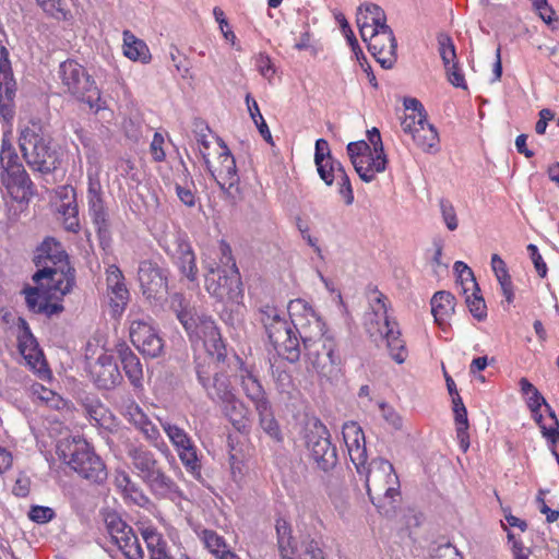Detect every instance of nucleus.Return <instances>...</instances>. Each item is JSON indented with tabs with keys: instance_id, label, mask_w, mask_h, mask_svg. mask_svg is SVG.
<instances>
[{
	"instance_id": "54",
	"label": "nucleus",
	"mask_w": 559,
	"mask_h": 559,
	"mask_svg": "<svg viewBox=\"0 0 559 559\" xmlns=\"http://www.w3.org/2000/svg\"><path fill=\"white\" fill-rule=\"evenodd\" d=\"M335 17H336V20H337V22L340 24V27H341L344 36L346 37L349 46L352 47V50L356 55H358V52H360L362 55V51H361V49L359 47V44H358V41H357L353 31H352V28H350L346 17L344 16V14L340 13Z\"/></svg>"
},
{
	"instance_id": "43",
	"label": "nucleus",
	"mask_w": 559,
	"mask_h": 559,
	"mask_svg": "<svg viewBox=\"0 0 559 559\" xmlns=\"http://www.w3.org/2000/svg\"><path fill=\"white\" fill-rule=\"evenodd\" d=\"M454 418L456 424V437L460 442L461 449L466 452L469 448V436H468V419L466 407H462L461 411H454Z\"/></svg>"
},
{
	"instance_id": "6",
	"label": "nucleus",
	"mask_w": 559,
	"mask_h": 559,
	"mask_svg": "<svg viewBox=\"0 0 559 559\" xmlns=\"http://www.w3.org/2000/svg\"><path fill=\"white\" fill-rule=\"evenodd\" d=\"M57 454L66 465L90 483L102 484L107 479L104 461L86 440H63L57 447Z\"/></svg>"
},
{
	"instance_id": "30",
	"label": "nucleus",
	"mask_w": 559,
	"mask_h": 559,
	"mask_svg": "<svg viewBox=\"0 0 559 559\" xmlns=\"http://www.w3.org/2000/svg\"><path fill=\"white\" fill-rule=\"evenodd\" d=\"M239 381L243 394L249 401H251L254 408H264L263 405L270 401L258 377L246 369L241 371Z\"/></svg>"
},
{
	"instance_id": "27",
	"label": "nucleus",
	"mask_w": 559,
	"mask_h": 559,
	"mask_svg": "<svg viewBox=\"0 0 559 559\" xmlns=\"http://www.w3.org/2000/svg\"><path fill=\"white\" fill-rule=\"evenodd\" d=\"M223 415L229 420L233 427L239 432H247L250 428V409L237 396L234 395L218 404Z\"/></svg>"
},
{
	"instance_id": "35",
	"label": "nucleus",
	"mask_w": 559,
	"mask_h": 559,
	"mask_svg": "<svg viewBox=\"0 0 559 559\" xmlns=\"http://www.w3.org/2000/svg\"><path fill=\"white\" fill-rule=\"evenodd\" d=\"M123 53L133 61L147 63L151 60V53L147 45L136 38L130 31L123 32Z\"/></svg>"
},
{
	"instance_id": "58",
	"label": "nucleus",
	"mask_w": 559,
	"mask_h": 559,
	"mask_svg": "<svg viewBox=\"0 0 559 559\" xmlns=\"http://www.w3.org/2000/svg\"><path fill=\"white\" fill-rule=\"evenodd\" d=\"M213 14L215 16L216 22L219 24V28L225 39L234 44L236 36L234 32L228 27V22L225 17L224 11L218 7H215L213 10Z\"/></svg>"
},
{
	"instance_id": "17",
	"label": "nucleus",
	"mask_w": 559,
	"mask_h": 559,
	"mask_svg": "<svg viewBox=\"0 0 559 559\" xmlns=\"http://www.w3.org/2000/svg\"><path fill=\"white\" fill-rule=\"evenodd\" d=\"M168 274L167 269L160 267L157 263L145 260L139 265V282L143 295L147 299H163L168 294Z\"/></svg>"
},
{
	"instance_id": "19",
	"label": "nucleus",
	"mask_w": 559,
	"mask_h": 559,
	"mask_svg": "<svg viewBox=\"0 0 559 559\" xmlns=\"http://www.w3.org/2000/svg\"><path fill=\"white\" fill-rule=\"evenodd\" d=\"M132 344L146 357L156 358L164 350V341L147 320H133L130 324Z\"/></svg>"
},
{
	"instance_id": "41",
	"label": "nucleus",
	"mask_w": 559,
	"mask_h": 559,
	"mask_svg": "<svg viewBox=\"0 0 559 559\" xmlns=\"http://www.w3.org/2000/svg\"><path fill=\"white\" fill-rule=\"evenodd\" d=\"M58 213L62 217V225L67 231L79 233L81 225L79 218V206L76 203H67L58 205Z\"/></svg>"
},
{
	"instance_id": "3",
	"label": "nucleus",
	"mask_w": 559,
	"mask_h": 559,
	"mask_svg": "<svg viewBox=\"0 0 559 559\" xmlns=\"http://www.w3.org/2000/svg\"><path fill=\"white\" fill-rule=\"evenodd\" d=\"M173 308L188 333L190 341L193 343L202 342L206 350L204 357H215L218 360L226 359V346L211 317L198 314L194 309L185 305V298L180 294L174 295Z\"/></svg>"
},
{
	"instance_id": "15",
	"label": "nucleus",
	"mask_w": 559,
	"mask_h": 559,
	"mask_svg": "<svg viewBox=\"0 0 559 559\" xmlns=\"http://www.w3.org/2000/svg\"><path fill=\"white\" fill-rule=\"evenodd\" d=\"M74 269L69 264L67 267L44 266L37 269L32 280L40 286L43 292L49 297H56L58 294L64 296L71 292L74 285Z\"/></svg>"
},
{
	"instance_id": "59",
	"label": "nucleus",
	"mask_w": 559,
	"mask_h": 559,
	"mask_svg": "<svg viewBox=\"0 0 559 559\" xmlns=\"http://www.w3.org/2000/svg\"><path fill=\"white\" fill-rule=\"evenodd\" d=\"M527 396H528L527 405H528V408L531 409L533 416L538 415V411H540V407L543 405L547 408L548 414L550 415V411H552V409L549 406V404L546 402L545 397L539 393L538 390H536L535 392H533L532 394H530Z\"/></svg>"
},
{
	"instance_id": "28",
	"label": "nucleus",
	"mask_w": 559,
	"mask_h": 559,
	"mask_svg": "<svg viewBox=\"0 0 559 559\" xmlns=\"http://www.w3.org/2000/svg\"><path fill=\"white\" fill-rule=\"evenodd\" d=\"M4 173L7 174L5 186L14 199L23 200L33 194L34 185L22 163L11 166Z\"/></svg>"
},
{
	"instance_id": "63",
	"label": "nucleus",
	"mask_w": 559,
	"mask_h": 559,
	"mask_svg": "<svg viewBox=\"0 0 559 559\" xmlns=\"http://www.w3.org/2000/svg\"><path fill=\"white\" fill-rule=\"evenodd\" d=\"M445 70H447L448 80L453 86L464 88V90L467 88L465 79H464V74L460 71L456 63H452V66L447 67Z\"/></svg>"
},
{
	"instance_id": "46",
	"label": "nucleus",
	"mask_w": 559,
	"mask_h": 559,
	"mask_svg": "<svg viewBox=\"0 0 559 559\" xmlns=\"http://www.w3.org/2000/svg\"><path fill=\"white\" fill-rule=\"evenodd\" d=\"M23 294L25 295V301L27 308L34 313H38L41 307V302H45L47 296H44V292L39 285L36 287L26 286L23 289Z\"/></svg>"
},
{
	"instance_id": "62",
	"label": "nucleus",
	"mask_w": 559,
	"mask_h": 559,
	"mask_svg": "<svg viewBox=\"0 0 559 559\" xmlns=\"http://www.w3.org/2000/svg\"><path fill=\"white\" fill-rule=\"evenodd\" d=\"M163 144H164V136L160 133L155 132L153 140L151 142V153H152V157L155 162L165 160L166 154L163 148Z\"/></svg>"
},
{
	"instance_id": "18",
	"label": "nucleus",
	"mask_w": 559,
	"mask_h": 559,
	"mask_svg": "<svg viewBox=\"0 0 559 559\" xmlns=\"http://www.w3.org/2000/svg\"><path fill=\"white\" fill-rule=\"evenodd\" d=\"M88 214L95 226L98 238L104 241L110 238L111 224L103 198L102 185L98 178L88 177L87 187Z\"/></svg>"
},
{
	"instance_id": "53",
	"label": "nucleus",
	"mask_w": 559,
	"mask_h": 559,
	"mask_svg": "<svg viewBox=\"0 0 559 559\" xmlns=\"http://www.w3.org/2000/svg\"><path fill=\"white\" fill-rule=\"evenodd\" d=\"M55 511L49 507L34 506L28 512V518L38 524H45L55 518Z\"/></svg>"
},
{
	"instance_id": "61",
	"label": "nucleus",
	"mask_w": 559,
	"mask_h": 559,
	"mask_svg": "<svg viewBox=\"0 0 559 559\" xmlns=\"http://www.w3.org/2000/svg\"><path fill=\"white\" fill-rule=\"evenodd\" d=\"M105 524L110 538H117L119 530H124L126 522L116 514H108L105 519Z\"/></svg>"
},
{
	"instance_id": "2",
	"label": "nucleus",
	"mask_w": 559,
	"mask_h": 559,
	"mask_svg": "<svg viewBox=\"0 0 559 559\" xmlns=\"http://www.w3.org/2000/svg\"><path fill=\"white\" fill-rule=\"evenodd\" d=\"M19 146L33 173L50 175L61 165V152L53 142L49 126L40 119H29L19 126Z\"/></svg>"
},
{
	"instance_id": "39",
	"label": "nucleus",
	"mask_w": 559,
	"mask_h": 559,
	"mask_svg": "<svg viewBox=\"0 0 559 559\" xmlns=\"http://www.w3.org/2000/svg\"><path fill=\"white\" fill-rule=\"evenodd\" d=\"M127 536H118L116 545L127 559H144V551L133 530H127Z\"/></svg>"
},
{
	"instance_id": "14",
	"label": "nucleus",
	"mask_w": 559,
	"mask_h": 559,
	"mask_svg": "<svg viewBox=\"0 0 559 559\" xmlns=\"http://www.w3.org/2000/svg\"><path fill=\"white\" fill-rule=\"evenodd\" d=\"M205 288L221 301L235 300L240 295V274L236 263L229 270L215 267L213 264L206 266Z\"/></svg>"
},
{
	"instance_id": "45",
	"label": "nucleus",
	"mask_w": 559,
	"mask_h": 559,
	"mask_svg": "<svg viewBox=\"0 0 559 559\" xmlns=\"http://www.w3.org/2000/svg\"><path fill=\"white\" fill-rule=\"evenodd\" d=\"M479 293L480 289H472V294L466 296L465 301L472 316L476 320L483 321L487 317V307L483 296Z\"/></svg>"
},
{
	"instance_id": "11",
	"label": "nucleus",
	"mask_w": 559,
	"mask_h": 559,
	"mask_svg": "<svg viewBox=\"0 0 559 559\" xmlns=\"http://www.w3.org/2000/svg\"><path fill=\"white\" fill-rule=\"evenodd\" d=\"M289 324L299 335L304 349H309L310 355L318 360L314 343L329 334L324 331V323L314 310L302 299H295L288 304Z\"/></svg>"
},
{
	"instance_id": "48",
	"label": "nucleus",
	"mask_w": 559,
	"mask_h": 559,
	"mask_svg": "<svg viewBox=\"0 0 559 559\" xmlns=\"http://www.w3.org/2000/svg\"><path fill=\"white\" fill-rule=\"evenodd\" d=\"M365 10V12L369 15L370 26L372 28H380V26H389L386 24V16L381 7L374 3H364L360 5V11Z\"/></svg>"
},
{
	"instance_id": "13",
	"label": "nucleus",
	"mask_w": 559,
	"mask_h": 559,
	"mask_svg": "<svg viewBox=\"0 0 559 559\" xmlns=\"http://www.w3.org/2000/svg\"><path fill=\"white\" fill-rule=\"evenodd\" d=\"M164 251L179 272L190 282L198 280L197 257L188 235L178 230L162 245Z\"/></svg>"
},
{
	"instance_id": "56",
	"label": "nucleus",
	"mask_w": 559,
	"mask_h": 559,
	"mask_svg": "<svg viewBox=\"0 0 559 559\" xmlns=\"http://www.w3.org/2000/svg\"><path fill=\"white\" fill-rule=\"evenodd\" d=\"M527 251L530 253L531 260L534 264V267H535L537 274L544 278L547 275L548 269H547V265H546L543 257L540 255V253L538 251V248L535 245L530 243L527 246Z\"/></svg>"
},
{
	"instance_id": "29",
	"label": "nucleus",
	"mask_w": 559,
	"mask_h": 559,
	"mask_svg": "<svg viewBox=\"0 0 559 559\" xmlns=\"http://www.w3.org/2000/svg\"><path fill=\"white\" fill-rule=\"evenodd\" d=\"M116 353L130 383L134 388H140L143 380V369L140 358L124 342L116 345Z\"/></svg>"
},
{
	"instance_id": "57",
	"label": "nucleus",
	"mask_w": 559,
	"mask_h": 559,
	"mask_svg": "<svg viewBox=\"0 0 559 559\" xmlns=\"http://www.w3.org/2000/svg\"><path fill=\"white\" fill-rule=\"evenodd\" d=\"M534 10L538 13L539 17L546 23L550 24L552 22V16L555 11L548 4V0H530Z\"/></svg>"
},
{
	"instance_id": "51",
	"label": "nucleus",
	"mask_w": 559,
	"mask_h": 559,
	"mask_svg": "<svg viewBox=\"0 0 559 559\" xmlns=\"http://www.w3.org/2000/svg\"><path fill=\"white\" fill-rule=\"evenodd\" d=\"M439 205L445 226L451 231L455 230L459 226V222L453 204L447 199H441Z\"/></svg>"
},
{
	"instance_id": "25",
	"label": "nucleus",
	"mask_w": 559,
	"mask_h": 559,
	"mask_svg": "<svg viewBox=\"0 0 559 559\" xmlns=\"http://www.w3.org/2000/svg\"><path fill=\"white\" fill-rule=\"evenodd\" d=\"M33 262L37 269L45 265L67 267L70 264L69 255L63 246L52 237L45 238L37 247Z\"/></svg>"
},
{
	"instance_id": "64",
	"label": "nucleus",
	"mask_w": 559,
	"mask_h": 559,
	"mask_svg": "<svg viewBox=\"0 0 559 559\" xmlns=\"http://www.w3.org/2000/svg\"><path fill=\"white\" fill-rule=\"evenodd\" d=\"M435 559H463L459 550L451 544L439 546Z\"/></svg>"
},
{
	"instance_id": "47",
	"label": "nucleus",
	"mask_w": 559,
	"mask_h": 559,
	"mask_svg": "<svg viewBox=\"0 0 559 559\" xmlns=\"http://www.w3.org/2000/svg\"><path fill=\"white\" fill-rule=\"evenodd\" d=\"M346 150L353 166H357L362 163L361 158H366V154L370 153L371 147L369 143L361 140L348 143ZM359 168L362 169L361 166Z\"/></svg>"
},
{
	"instance_id": "36",
	"label": "nucleus",
	"mask_w": 559,
	"mask_h": 559,
	"mask_svg": "<svg viewBox=\"0 0 559 559\" xmlns=\"http://www.w3.org/2000/svg\"><path fill=\"white\" fill-rule=\"evenodd\" d=\"M142 537L148 550V559H174L167 549V542L155 528L146 527L142 531Z\"/></svg>"
},
{
	"instance_id": "21",
	"label": "nucleus",
	"mask_w": 559,
	"mask_h": 559,
	"mask_svg": "<svg viewBox=\"0 0 559 559\" xmlns=\"http://www.w3.org/2000/svg\"><path fill=\"white\" fill-rule=\"evenodd\" d=\"M314 343H319L318 347L316 348L318 352V362L317 359L310 355L309 349H304L305 356L319 376L329 379L336 373L337 366L341 362V358L335 350L336 343L331 335L318 340Z\"/></svg>"
},
{
	"instance_id": "50",
	"label": "nucleus",
	"mask_w": 559,
	"mask_h": 559,
	"mask_svg": "<svg viewBox=\"0 0 559 559\" xmlns=\"http://www.w3.org/2000/svg\"><path fill=\"white\" fill-rule=\"evenodd\" d=\"M272 374L276 383V388L281 393H289L294 388L292 374L281 367L272 366Z\"/></svg>"
},
{
	"instance_id": "33",
	"label": "nucleus",
	"mask_w": 559,
	"mask_h": 559,
	"mask_svg": "<svg viewBox=\"0 0 559 559\" xmlns=\"http://www.w3.org/2000/svg\"><path fill=\"white\" fill-rule=\"evenodd\" d=\"M360 170L359 165L354 166L360 179L365 182H371L376 173H382L386 167V156L384 152L378 153L373 150L366 154V158H361Z\"/></svg>"
},
{
	"instance_id": "60",
	"label": "nucleus",
	"mask_w": 559,
	"mask_h": 559,
	"mask_svg": "<svg viewBox=\"0 0 559 559\" xmlns=\"http://www.w3.org/2000/svg\"><path fill=\"white\" fill-rule=\"evenodd\" d=\"M301 559H325V557L319 543L311 539L304 544Z\"/></svg>"
},
{
	"instance_id": "10",
	"label": "nucleus",
	"mask_w": 559,
	"mask_h": 559,
	"mask_svg": "<svg viewBox=\"0 0 559 559\" xmlns=\"http://www.w3.org/2000/svg\"><path fill=\"white\" fill-rule=\"evenodd\" d=\"M289 324L299 335L304 349H309L310 355L318 360L314 343L329 334L324 331V323L314 310L302 299H295L288 304Z\"/></svg>"
},
{
	"instance_id": "34",
	"label": "nucleus",
	"mask_w": 559,
	"mask_h": 559,
	"mask_svg": "<svg viewBox=\"0 0 559 559\" xmlns=\"http://www.w3.org/2000/svg\"><path fill=\"white\" fill-rule=\"evenodd\" d=\"M426 115L418 118V130L413 133L412 138L416 145L424 152L436 150L439 144V135L436 128L427 122Z\"/></svg>"
},
{
	"instance_id": "20",
	"label": "nucleus",
	"mask_w": 559,
	"mask_h": 559,
	"mask_svg": "<svg viewBox=\"0 0 559 559\" xmlns=\"http://www.w3.org/2000/svg\"><path fill=\"white\" fill-rule=\"evenodd\" d=\"M396 39L390 26L372 28L368 50L384 69H391L396 61Z\"/></svg>"
},
{
	"instance_id": "1",
	"label": "nucleus",
	"mask_w": 559,
	"mask_h": 559,
	"mask_svg": "<svg viewBox=\"0 0 559 559\" xmlns=\"http://www.w3.org/2000/svg\"><path fill=\"white\" fill-rule=\"evenodd\" d=\"M342 435L352 463L357 473L365 476L370 501L384 516H394L402 497L400 478L393 464L383 457L367 462L365 433L356 421L345 423Z\"/></svg>"
},
{
	"instance_id": "5",
	"label": "nucleus",
	"mask_w": 559,
	"mask_h": 559,
	"mask_svg": "<svg viewBox=\"0 0 559 559\" xmlns=\"http://www.w3.org/2000/svg\"><path fill=\"white\" fill-rule=\"evenodd\" d=\"M58 74L64 92L79 103L86 105L91 111L98 114L107 108L102 91L84 66L68 59L60 63Z\"/></svg>"
},
{
	"instance_id": "8",
	"label": "nucleus",
	"mask_w": 559,
	"mask_h": 559,
	"mask_svg": "<svg viewBox=\"0 0 559 559\" xmlns=\"http://www.w3.org/2000/svg\"><path fill=\"white\" fill-rule=\"evenodd\" d=\"M304 443L314 468L330 473L337 466V448L331 440L330 430L320 419L316 418L307 425Z\"/></svg>"
},
{
	"instance_id": "24",
	"label": "nucleus",
	"mask_w": 559,
	"mask_h": 559,
	"mask_svg": "<svg viewBox=\"0 0 559 559\" xmlns=\"http://www.w3.org/2000/svg\"><path fill=\"white\" fill-rule=\"evenodd\" d=\"M17 341L19 350L23 358L26 360L27 365L39 373L46 371L44 354L40 350L38 343L32 334L31 329L25 320H21Z\"/></svg>"
},
{
	"instance_id": "32",
	"label": "nucleus",
	"mask_w": 559,
	"mask_h": 559,
	"mask_svg": "<svg viewBox=\"0 0 559 559\" xmlns=\"http://www.w3.org/2000/svg\"><path fill=\"white\" fill-rule=\"evenodd\" d=\"M124 276L121 270L111 264L106 271L107 288L114 295L111 301H115L116 307L124 306L129 298V292L123 283Z\"/></svg>"
},
{
	"instance_id": "12",
	"label": "nucleus",
	"mask_w": 559,
	"mask_h": 559,
	"mask_svg": "<svg viewBox=\"0 0 559 559\" xmlns=\"http://www.w3.org/2000/svg\"><path fill=\"white\" fill-rule=\"evenodd\" d=\"M224 362L225 360H218L215 357H199L195 365L199 383L206 396L216 405L236 395Z\"/></svg>"
},
{
	"instance_id": "31",
	"label": "nucleus",
	"mask_w": 559,
	"mask_h": 559,
	"mask_svg": "<svg viewBox=\"0 0 559 559\" xmlns=\"http://www.w3.org/2000/svg\"><path fill=\"white\" fill-rule=\"evenodd\" d=\"M454 308L455 297L449 292H437L431 298V313L440 326H443L452 317Z\"/></svg>"
},
{
	"instance_id": "37",
	"label": "nucleus",
	"mask_w": 559,
	"mask_h": 559,
	"mask_svg": "<svg viewBox=\"0 0 559 559\" xmlns=\"http://www.w3.org/2000/svg\"><path fill=\"white\" fill-rule=\"evenodd\" d=\"M264 408H254L259 416V424L262 430L276 441H282V432L277 420L274 417L271 402L263 405Z\"/></svg>"
},
{
	"instance_id": "55",
	"label": "nucleus",
	"mask_w": 559,
	"mask_h": 559,
	"mask_svg": "<svg viewBox=\"0 0 559 559\" xmlns=\"http://www.w3.org/2000/svg\"><path fill=\"white\" fill-rule=\"evenodd\" d=\"M498 283L500 284L501 290L508 304L513 302L514 292L513 284L509 271H503L495 274Z\"/></svg>"
},
{
	"instance_id": "4",
	"label": "nucleus",
	"mask_w": 559,
	"mask_h": 559,
	"mask_svg": "<svg viewBox=\"0 0 559 559\" xmlns=\"http://www.w3.org/2000/svg\"><path fill=\"white\" fill-rule=\"evenodd\" d=\"M128 456L135 474L154 497L170 500L182 498L179 486L165 473L153 452L143 447H132L128 450Z\"/></svg>"
},
{
	"instance_id": "40",
	"label": "nucleus",
	"mask_w": 559,
	"mask_h": 559,
	"mask_svg": "<svg viewBox=\"0 0 559 559\" xmlns=\"http://www.w3.org/2000/svg\"><path fill=\"white\" fill-rule=\"evenodd\" d=\"M246 104H247L250 117L253 120L254 124L257 126L261 136L269 144L274 145L271 131H270V129H269V127H267L263 116L260 112V108L258 106V103L251 97L250 94L246 95Z\"/></svg>"
},
{
	"instance_id": "22",
	"label": "nucleus",
	"mask_w": 559,
	"mask_h": 559,
	"mask_svg": "<svg viewBox=\"0 0 559 559\" xmlns=\"http://www.w3.org/2000/svg\"><path fill=\"white\" fill-rule=\"evenodd\" d=\"M218 158L219 167L217 169L215 180L226 197L235 203L241 199L239 176L235 158L225 145L223 146V152L219 154Z\"/></svg>"
},
{
	"instance_id": "23",
	"label": "nucleus",
	"mask_w": 559,
	"mask_h": 559,
	"mask_svg": "<svg viewBox=\"0 0 559 559\" xmlns=\"http://www.w3.org/2000/svg\"><path fill=\"white\" fill-rule=\"evenodd\" d=\"M90 376L97 389L107 391L115 389L123 380L116 360L107 354L95 360L91 366Z\"/></svg>"
},
{
	"instance_id": "16",
	"label": "nucleus",
	"mask_w": 559,
	"mask_h": 559,
	"mask_svg": "<svg viewBox=\"0 0 559 559\" xmlns=\"http://www.w3.org/2000/svg\"><path fill=\"white\" fill-rule=\"evenodd\" d=\"M162 427L174 445L182 465L193 477H201V461L198 455V449L185 431V429L170 423H163Z\"/></svg>"
},
{
	"instance_id": "44",
	"label": "nucleus",
	"mask_w": 559,
	"mask_h": 559,
	"mask_svg": "<svg viewBox=\"0 0 559 559\" xmlns=\"http://www.w3.org/2000/svg\"><path fill=\"white\" fill-rule=\"evenodd\" d=\"M203 542L205 547L216 558L229 550L225 539L214 531H203Z\"/></svg>"
},
{
	"instance_id": "26",
	"label": "nucleus",
	"mask_w": 559,
	"mask_h": 559,
	"mask_svg": "<svg viewBox=\"0 0 559 559\" xmlns=\"http://www.w3.org/2000/svg\"><path fill=\"white\" fill-rule=\"evenodd\" d=\"M127 415L129 416V420L143 433L145 439L153 447L163 452L168 451V447L162 439L157 426L150 420L135 402L132 401L127 407Z\"/></svg>"
},
{
	"instance_id": "49",
	"label": "nucleus",
	"mask_w": 559,
	"mask_h": 559,
	"mask_svg": "<svg viewBox=\"0 0 559 559\" xmlns=\"http://www.w3.org/2000/svg\"><path fill=\"white\" fill-rule=\"evenodd\" d=\"M550 424L542 426L543 436L550 442L552 452L559 449V420L554 411H550Z\"/></svg>"
},
{
	"instance_id": "38",
	"label": "nucleus",
	"mask_w": 559,
	"mask_h": 559,
	"mask_svg": "<svg viewBox=\"0 0 559 559\" xmlns=\"http://www.w3.org/2000/svg\"><path fill=\"white\" fill-rule=\"evenodd\" d=\"M275 530L282 559H294L292 555L295 552V543L292 537L290 525L287 521L280 519L276 521Z\"/></svg>"
},
{
	"instance_id": "52",
	"label": "nucleus",
	"mask_w": 559,
	"mask_h": 559,
	"mask_svg": "<svg viewBox=\"0 0 559 559\" xmlns=\"http://www.w3.org/2000/svg\"><path fill=\"white\" fill-rule=\"evenodd\" d=\"M439 51L444 63V68L451 67V62L456 58L455 47L452 39L449 36L441 35L439 37Z\"/></svg>"
},
{
	"instance_id": "7",
	"label": "nucleus",
	"mask_w": 559,
	"mask_h": 559,
	"mask_svg": "<svg viewBox=\"0 0 559 559\" xmlns=\"http://www.w3.org/2000/svg\"><path fill=\"white\" fill-rule=\"evenodd\" d=\"M259 321L277 355L292 364L297 362L301 355V340L283 312L270 305L262 306L259 309Z\"/></svg>"
},
{
	"instance_id": "42",
	"label": "nucleus",
	"mask_w": 559,
	"mask_h": 559,
	"mask_svg": "<svg viewBox=\"0 0 559 559\" xmlns=\"http://www.w3.org/2000/svg\"><path fill=\"white\" fill-rule=\"evenodd\" d=\"M43 10L57 20L71 17L70 0H36Z\"/></svg>"
},
{
	"instance_id": "9",
	"label": "nucleus",
	"mask_w": 559,
	"mask_h": 559,
	"mask_svg": "<svg viewBox=\"0 0 559 559\" xmlns=\"http://www.w3.org/2000/svg\"><path fill=\"white\" fill-rule=\"evenodd\" d=\"M371 307L376 321L371 320L368 325V332L371 336L374 331L386 342V347L391 358L399 365L403 364L407 357L405 342L401 337V331L396 321L388 314V298L380 292H376Z\"/></svg>"
}]
</instances>
